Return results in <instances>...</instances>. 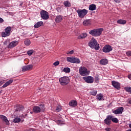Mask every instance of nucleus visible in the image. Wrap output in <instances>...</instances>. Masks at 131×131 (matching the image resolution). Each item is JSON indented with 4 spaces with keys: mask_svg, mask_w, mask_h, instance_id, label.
<instances>
[{
    "mask_svg": "<svg viewBox=\"0 0 131 131\" xmlns=\"http://www.w3.org/2000/svg\"><path fill=\"white\" fill-rule=\"evenodd\" d=\"M88 45L91 49H95L96 51H99V50H100L99 43H98L96 39L94 38H92V39L89 41Z\"/></svg>",
    "mask_w": 131,
    "mask_h": 131,
    "instance_id": "1",
    "label": "nucleus"
},
{
    "mask_svg": "<svg viewBox=\"0 0 131 131\" xmlns=\"http://www.w3.org/2000/svg\"><path fill=\"white\" fill-rule=\"evenodd\" d=\"M102 32H103V28L94 29L89 32V34L92 35V36L97 37L102 34Z\"/></svg>",
    "mask_w": 131,
    "mask_h": 131,
    "instance_id": "2",
    "label": "nucleus"
},
{
    "mask_svg": "<svg viewBox=\"0 0 131 131\" xmlns=\"http://www.w3.org/2000/svg\"><path fill=\"white\" fill-rule=\"evenodd\" d=\"M45 104H39V106H35L33 108V111L34 113L38 114L40 113V112H43L45 111Z\"/></svg>",
    "mask_w": 131,
    "mask_h": 131,
    "instance_id": "3",
    "label": "nucleus"
},
{
    "mask_svg": "<svg viewBox=\"0 0 131 131\" xmlns=\"http://www.w3.org/2000/svg\"><path fill=\"white\" fill-rule=\"evenodd\" d=\"M79 73L81 76H86L90 74V71L88 70V69L84 67H81L79 70Z\"/></svg>",
    "mask_w": 131,
    "mask_h": 131,
    "instance_id": "4",
    "label": "nucleus"
},
{
    "mask_svg": "<svg viewBox=\"0 0 131 131\" xmlns=\"http://www.w3.org/2000/svg\"><path fill=\"white\" fill-rule=\"evenodd\" d=\"M76 12L79 18H84V17L88 14V12H89V11H88V10L85 9H78L76 11Z\"/></svg>",
    "mask_w": 131,
    "mask_h": 131,
    "instance_id": "5",
    "label": "nucleus"
},
{
    "mask_svg": "<svg viewBox=\"0 0 131 131\" xmlns=\"http://www.w3.org/2000/svg\"><path fill=\"white\" fill-rule=\"evenodd\" d=\"M59 81L61 85H67V84L69 83L70 79L67 76H63L59 79Z\"/></svg>",
    "mask_w": 131,
    "mask_h": 131,
    "instance_id": "6",
    "label": "nucleus"
},
{
    "mask_svg": "<svg viewBox=\"0 0 131 131\" xmlns=\"http://www.w3.org/2000/svg\"><path fill=\"white\" fill-rule=\"evenodd\" d=\"M40 15L41 18H42L43 20H48L49 18H50L49 13L46 10H41V11L40 12Z\"/></svg>",
    "mask_w": 131,
    "mask_h": 131,
    "instance_id": "7",
    "label": "nucleus"
},
{
    "mask_svg": "<svg viewBox=\"0 0 131 131\" xmlns=\"http://www.w3.org/2000/svg\"><path fill=\"white\" fill-rule=\"evenodd\" d=\"M82 78L87 83H93L94 82V77L91 76L83 77Z\"/></svg>",
    "mask_w": 131,
    "mask_h": 131,
    "instance_id": "8",
    "label": "nucleus"
},
{
    "mask_svg": "<svg viewBox=\"0 0 131 131\" xmlns=\"http://www.w3.org/2000/svg\"><path fill=\"white\" fill-rule=\"evenodd\" d=\"M112 50H113V48L111 47V46L106 45L103 48L102 51L104 53H110Z\"/></svg>",
    "mask_w": 131,
    "mask_h": 131,
    "instance_id": "9",
    "label": "nucleus"
},
{
    "mask_svg": "<svg viewBox=\"0 0 131 131\" xmlns=\"http://www.w3.org/2000/svg\"><path fill=\"white\" fill-rule=\"evenodd\" d=\"M124 108L123 107H119L116 110L113 111V113L116 115L121 114L123 112Z\"/></svg>",
    "mask_w": 131,
    "mask_h": 131,
    "instance_id": "10",
    "label": "nucleus"
},
{
    "mask_svg": "<svg viewBox=\"0 0 131 131\" xmlns=\"http://www.w3.org/2000/svg\"><path fill=\"white\" fill-rule=\"evenodd\" d=\"M19 44V41L17 40H14L11 42L8 46V49H13L15 47H17V45Z\"/></svg>",
    "mask_w": 131,
    "mask_h": 131,
    "instance_id": "11",
    "label": "nucleus"
},
{
    "mask_svg": "<svg viewBox=\"0 0 131 131\" xmlns=\"http://www.w3.org/2000/svg\"><path fill=\"white\" fill-rule=\"evenodd\" d=\"M112 116L108 115L107 116L106 118L104 119V122L107 125H110L112 122Z\"/></svg>",
    "mask_w": 131,
    "mask_h": 131,
    "instance_id": "12",
    "label": "nucleus"
},
{
    "mask_svg": "<svg viewBox=\"0 0 131 131\" xmlns=\"http://www.w3.org/2000/svg\"><path fill=\"white\" fill-rule=\"evenodd\" d=\"M112 84L113 86H114V88L117 90H119L120 89V83H119L118 82H116V81H112Z\"/></svg>",
    "mask_w": 131,
    "mask_h": 131,
    "instance_id": "13",
    "label": "nucleus"
},
{
    "mask_svg": "<svg viewBox=\"0 0 131 131\" xmlns=\"http://www.w3.org/2000/svg\"><path fill=\"white\" fill-rule=\"evenodd\" d=\"M32 67H33V66L31 64L25 66L21 68L22 71H23V72H25V71H28V70H30L32 68Z\"/></svg>",
    "mask_w": 131,
    "mask_h": 131,
    "instance_id": "14",
    "label": "nucleus"
},
{
    "mask_svg": "<svg viewBox=\"0 0 131 131\" xmlns=\"http://www.w3.org/2000/svg\"><path fill=\"white\" fill-rule=\"evenodd\" d=\"M0 118L2 119V120H3V121H4V122H5V123L7 125H8V124H10V122H9V120H8L7 117L4 115H0Z\"/></svg>",
    "mask_w": 131,
    "mask_h": 131,
    "instance_id": "15",
    "label": "nucleus"
},
{
    "mask_svg": "<svg viewBox=\"0 0 131 131\" xmlns=\"http://www.w3.org/2000/svg\"><path fill=\"white\" fill-rule=\"evenodd\" d=\"M63 20V16L62 15H57L55 18V22L56 23H60Z\"/></svg>",
    "mask_w": 131,
    "mask_h": 131,
    "instance_id": "16",
    "label": "nucleus"
},
{
    "mask_svg": "<svg viewBox=\"0 0 131 131\" xmlns=\"http://www.w3.org/2000/svg\"><path fill=\"white\" fill-rule=\"evenodd\" d=\"M88 36V34L86 33H83L81 34H80L78 37V39H83L84 38H85Z\"/></svg>",
    "mask_w": 131,
    "mask_h": 131,
    "instance_id": "17",
    "label": "nucleus"
},
{
    "mask_svg": "<svg viewBox=\"0 0 131 131\" xmlns=\"http://www.w3.org/2000/svg\"><path fill=\"white\" fill-rule=\"evenodd\" d=\"M69 105L71 107H76L77 106V101L76 100H72L69 102Z\"/></svg>",
    "mask_w": 131,
    "mask_h": 131,
    "instance_id": "18",
    "label": "nucleus"
},
{
    "mask_svg": "<svg viewBox=\"0 0 131 131\" xmlns=\"http://www.w3.org/2000/svg\"><path fill=\"white\" fill-rule=\"evenodd\" d=\"M42 25H43V22L42 21H38L37 23H36L34 25V28H38L40 27V26H42Z\"/></svg>",
    "mask_w": 131,
    "mask_h": 131,
    "instance_id": "19",
    "label": "nucleus"
},
{
    "mask_svg": "<svg viewBox=\"0 0 131 131\" xmlns=\"http://www.w3.org/2000/svg\"><path fill=\"white\" fill-rule=\"evenodd\" d=\"M13 81V79H10L8 80L2 86V88H7V86L10 85V84H11V83H12Z\"/></svg>",
    "mask_w": 131,
    "mask_h": 131,
    "instance_id": "20",
    "label": "nucleus"
},
{
    "mask_svg": "<svg viewBox=\"0 0 131 131\" xmlns=\"http://www.w3.org/2000/svg\"><path fill=\"white\" fill-rule=\"evenodd\" d=\"M90 11H95L96 9H97V7L96 6V5L95 4H91L89 6V8Z\"/></svg>",
    "mask_w": 131,
    "mask_h": 131,
    "instance_id": "21",
    "label": "nucleus"
},
{
    "mask_svg": "<svg viewBox=\"0 0 131 131\" xmlns=\"http://www.w3.org/2000/svg\"><path fill=\"white\" fill-rule=\"evenodd\" d=\"M107 63H108V60H107V59H102L100 61V63L101 65H107Z\"/></svg>",
    "mask_w": 131,
    "mask_h": 131,
    "instance_id": "22",
    "label": "nucleus"
},
{
    "mask_svg": "<svg viewBox=\"0 0 131 131\" xmlns=\"http://www.w3.org/2000/svg\"><path fill=\"white\" fill-rule=\"evenodd\" d=\"M117 23H118V24L124 25V24H126V20L124 19H119L117 20Z\"/></svg>",
    "mask_w": 131,
    "mask_h": 131,
    "instance_id": "23",
    "label": "nucleus"
},
{
    "mask_svg": "<svg viewBox=\"0 0 131 131\" xmlns=\"http://www.w3.org/2000/svg\"><path fill=\"white\" fill-rule=\"evenodd\" d=\"M24 110V106L20 105H17V107L15 110L16 111H23Z\"/></svg>",
    "mask_w": 131,
    "mask_h": 131,
    "instance_id": "24",
    "label": "nucleus"
},
{
    "mask_svg": "<svg viewBox=\"0 0 131 131\" xmlns=\"http://www.w3.org/2000/svg\"><path fill=\"white\" fill-rule=\"evenodd\" d=\"M83 25H84V26H89V25H91V20L89 19L84 20L83 22Z\"/></svg>",
    "mask_w": 131,
    "mask_h": 131,
    "instance_id": "25",
    "label": "nucleus"
},
{
    "mask_svg": "<svg viewBox=\"0 0 131 131\" xmlns=\"http://www.w3.org/2000/svg\"><path fill=\"white\" fill-rule=\"evenodd\" d=\"M63 5L66 8H69V7H71V3H70V2L69 1H66L63 2Z\"/></svg>",
    "mask_w": 131,
    "mask_h": 131,
    "instance_id": "26",
    "label": "nucleus"
},
{
    "mask_svg": "<svg viewBox=\"0 0 131 131\" xmlns=\"http://www.w3.org/2000/svg\"><path fill=\"white\" fill-rule=\"evenodd\" d=\"M11 35L7 31L3 32L2 33V37H7V36H10Z\"/></svg>",
    "mask_w": 131,
    "mask_h": 131,
    "instance_id": "27",
    "label": "nucleus"
},
{
    "mask_svg": "<svg viewBox=\"0 0 131 131\" xmlns=\"http://www.w3.org/2000/svg\"><path fill=\"white\" fill-rule=\"evenodd\" d=\"M96 99L98 100V101H101L103 100V94L101 93L99 94L96 96Z\"/></svg>",
    "mask_w": 131,
    "mask_h": 131,
    "instance_id": "28",
    "label": "nucleus"
},
{
    "mask_svg": "<svg viewBox=\"0 0 131 131\" xmlns=\"http://www.w3.org/2000/svg\"><path fill=\"white\" fill-rule=\"evenodd\" d=\"M111 119H112V121L114 122V123H118V122H119V120H118V119H117V118H115L113 116H112Z\"/></svg>",
    "mask_w": 131,
    "mask_h": 131,
    "instance_id": "29",
    "label": "nucleus"
},
{
    "mask_svg": "<svg viewBox=\"0 0 131 131\" xmlns=\"http://www.w3.org/2000/svg\"><path fill=\"white\" fill-rule=\"evenodd\" d=\"M5 31H7L8 33L11 34V31H12V27L9 26L6 28L4 30Z\"/></svg>",
    "mask_w": 131,
    "mask_h": 131,
    "instance_id": "30",
    "label": "nucleus"
},
{
    "mask_svg": "<svg viewBox=\"0 0 131 131\" xmlns=\"http://www.w3.org/2000/svg\"><path fill=\"white\" fill-rule=\"evenodd\" d=\"M74 59V57H68L67 58V60L68 61V62H70V63H73Z\"/></svg>",
    "mask_w": 131,
    "mask_h": 131,
    "instance_id": "31",
    "label": "nucleus"
},
{
    "mask_svg": "<svg viewBox=\"0 0 131 131\" xmlns=\"http://www.w3.org/2000/svg\"><path fill=\"white\" fill-rule=\"evenodd\" d=\"M74 63L76 64H80V59L77 58H74Z\"/></svg>",
    "mask_w": 131,
    "mask_h": 131,
    "instance_id": "32",
    "label": "nucleus"
},
{
    "mask_svg": "<svg viewBox=\"0 0 131 131\" xmlns=\"http://www.w3.org/2000/svg\"><path fill=\"white\" fill-rule=\"evenodd\" d=\"M24 43L25 46H30L31 41L29 39H26L24 41Z\"/></svg>",
    "mask_w": 131,
    "mask_h": 131,
    "instance_id": "33",
    "label": "nucleus"
},
{
    "mask_svg": "<svg viewBox=\"0 0 131 131\" xmlns=\"http://www.w3.org/2000/svg\"><path fill=\"white\" fill-rule=\"evenodd\" d=\"M63 72L66 73H70V68H64L63 70Z\"/></svg>",
    "mask_w": 131,
    "mask_h": 131,
    "instance_id": "34",
    "label": "nucleus"
},
{
    "mask_svg": "<svg viewBox=\"0 0 131 131\" xmlns=\"http://www.w3.org/2000/svg\"><path fill=\"white\" fill-rule=\"evenodd\" d=\"M21 121V119L20 118H15L13 120V122L15 123H18V122H20Z\"/></svg>",
    "mask_w": 131,
    "mask_h": 131,
    "instance_id": "35",
    "label": "nucleus"
},
{
    "mask_svg": "<svg viewBox=\"0 0 131 131\" xmlns=\"http://www.w3.org/2000/svg\"><path fill=\"white\" fill-rule=\"evenodd\" d=\"M124 90L128 93V94H131V87H126L124 88Z\"/></svg>",
    "mask_w": 131,
    "mask_h": 131,
    "instance_id": "36",
    "label": "nucleus"
},
{
    "mask_svg": "<svg viewBox=\"0 0 131 131\" xmlns=\"http://www.w3.org/2000/svg\"><path fill=\"white\" fill-rule=\"evenodd\" d=\"M91 95L92 96H96L97 95V90H92L90 92Z\"/></svg>",
    "mask_w": 131,
    "mask_h": 131,
    "instance_id": "37",
    "label": "nucleus"
},
{
    "mask_svg": "<svg viewBox=\"0 0 131 131\" xmlns=\"http://www.w3.org/2000/svg\"><path fill=\"white\" fill-rule=\"evenodd\" d=\"M27 54L29 56H31L33 54V50H29L27 52Z\"/></svg>",
    "mask_w": 131,
    "mask_h": 131,
    "instance_id": "38",
    "label": "nucleus"
},
{
    "mask_svg": "<svg viewBox=\"0 0 131 131\" xmlns=\"http://www.w3.org/2000/svg\"><path fill=\"white\" fill-rule=\"evenodd\" d=\"M59 64H60V62L59 61H56L54 63H53V65L54 66H58V65H59Z\"/></svg>",
    "mask_w": 131,
    "mask_h": 131,
    "instance_id": "39",
    "label": "nucleus"
},
{
    "mask_svg": "<svg viewBox=\"0 0 131 131\" xmlns=\"http://www.w3.org/2000/svg\"><path fill=\"white\" fill-rule=\"evenodd\" d=\"M74 53V51L72 50V51H69V52H68V53H67V54L68 55H72V54H73Z\"/></svg>",
    "mask_w": 131,
    "mask_h": 131,
    "instance_id": "40",
    "label": "nucleus"
},
{
    "mask_svg": "<svg viewBox=\"0 0 131 131\" xmlns=\"http://www.w3.org/2000/svg\"><path fill=\"white\" fill-rule=\"evenodd\" d=\"M100 80V78H99L98 76H96L95 77V82H99V81Z\"/></svg>",
    "mask_w": 131,
    "mask_h": 131,
    "instance_id": "41",
    "label": "nucleus"
},
{
    "mask_svg": "<svg viewBox=\"0 0 131 131\" xmlns=\"http://www.w3.org/2000/svg\"><path fill=\"white\" fill-rule=\"evenodd\" d=\"M126 54L127 55V56H128V57H130L131 56V51H128L126 53Z\"/></svg>",
    "mask_w": 131,
    "mask_h": 131,
    "instance_id": "42",
    "label": "nucleus"
},
{
    "mask_svg": "<svg viewBox=\"0 0 131 131\" xmlns=\"http://www.w3.org/2000/svg\"><path fill=\"white\" fill-rule=\"evenodd\" d=\"M56 111H57V112H59V111H61V108H59L58 107H56Z\"/></svg>",
    "mask_w": 131,
    "mask_h": 131,
    "instance_id": "43",
    "label": "nucleus"
},
{
    "mask_svg": "<svg viewBox=\"0 0 131 131\" xmlns=\"http://www.w3.org/2000/svg\"><path fill=\"white\" fill-rule=\"evenodd\" d=\"M105 130H106V131H111V128H110V127L105 128Z\"/></svg>",
    "mask_w": 131,
    "mask_h": 131,
    "instance_id": "44",
    "label": "nucleus"
},
{
    "mask_svg": "<svg viewBox=\"0 0 131 131\" xmlns=\"http://www.w3.org/2000/svg\"><path fill=\"white\" fill-rule=\"evenodd\" d=\"M61 122H62V121H61V120H58L57 121V124H61Z\"/></svg>",
    "mask_w": 131,
    "mask_h": 131,
    "instance_id": "45",
    "label": "nucleus"
},
{
    "mask_svg": "<svg viewBox=\"0 0 131 131\" xmlns=\"http://www.w3.org/2000/svg\"><path fill=\"white\" fill-rule=\"evenodd\" d=\"M114 2L116 3V4H119L120 3L121 0H114Z\"/></svg>",
    "mask_w": 131,
    "mask_h": 131,
    "instance_id": "46",
    "label": "nucleus"
},
{
    "mask_svg": "<svg viewBox=\"0 0 131 131\" xmlns=\"http://www.w3.org/2000/svg\"><path fill=\"white\" fill-rule=\"evenodd\" d=\"M0 23H4V19L2 17H0Z\"/></svg>",
    "mask_w": 131,
    "mask_h": 131,
    "instance_id": "47",
    "label": "nucleus"
},
{
    "mask_svg": "<svg viewBox=\"0 0 131 131\" xmlns=\"http://www.w3.org/2000/svg\"><path fill=\"white\" fill-rule=\"evenodd\" d=\"M128 78L131 80V74L128 75Z\"/></svg>",
    "mask_w": 131,
    "mask_h": 131,
    "instance_id": "48",
    "label": "nucleus"
},
{
    "mask_svg": "<svg viewBox=\"0 0 131 131\" xmlns=\"http://www.w3.org/2000/svg\"><path fill=\"white\" fill-rule=\"evenodd\" d=\"M128 125H129V127H130V128H131V123L128 124Z\"/></svg>",
    "mask_w": 131,
    "mask_h": 131,
    "instance_id": "49",
    "label": "nucleus"
},
{
    "mask_svg": "<svg viewBox=\"0 0 131 131\" xmlns=\"http://www.w3.org/2000/svg\"><path fill=\"white\" fill-rule=\"evenodd\" d=\"M129 104H131V100L128 101Z\"/></svg>",
    "mask_w": 131,
    "mask_h": 131,
    "instance_id": "50",
    "label": "nucleus"
},
{
    "mask_svg": "<svg viewBox=\"0 0 131 131\" xmlns=\"http://www.w3.org/2000/svg\"><path fill=\"white\" fill-rule=\"evenodd\" d=\"M126 131H131V129H128L126 130Z\"/></svg>",
    "mask_w": 131,
    "mask_h": 131,
    "instance_id": "51",
    "label": "nucleus"
},
{
    "mask_svg": "<svg viewBox=\"0 0 131 131\" xmlns=\"http://www.w3.org/2000/svg\"><path fill=\"white\" fill-rule=\"evenodd\" d=\"M2 93H3V90L0 91V94H2Z\"/></svg>",
    "mask_w": 131,
    "mask_h": 131,
    "instance_id": "52",
    "label": "nucleus"
},
{
    "mask_svg": "<svg viewBox=\"0 0 131 131\" xmlns=\"http://www.w3.org/2000/svg\"><path fill=\"white\" fill-rule=\"evenodd\" d=\"M30 113H31V114H33V112H31Z\"/></svg>",
    "mask_w": 131,
    "mask_h": 131,
    "instance_id": "53",
    "label": "nucleus"
},
{
    "mask_svg": "<svg viewBox=\"0 0 131 131\" xmlns=\"http://www.w3.org/2000/svg\"><path fill=\"white\" fill-rule=\"evenodd\" d=\"M2 83V84H3V82L2 81H0V84Z\"/></svg>",
    "mask_w": 131,
    "mask_h": 131,
    "instance_id": "54",
    "label": "nucleus"
},
{
    "mask_svg": "<svg viewBox=\"0 0 131 131\" xmlns=\"http://www.w3.org/2000/svg\"><path fill=\"white\" fill-rule=\"evenodd\" d=\"M29 131H34L33 129H31Z\"/></svg>",
    "mask_w": 131,
    "mask_h": 131,
    "instance_id": "55",
    "label": "nucleus"
},
{
    "mask_svg": "<svg viewBox=\"0 0 131 131\" xmlns=\"http://www.w3.org/2000/svg\"><path fill=\"white\" fill-rule=\"evenodd\" d=\"M1 85H3V84H2V83H1V84H0V86H1Z\"/></svg>",
    "mask_w": 131,
    "mask_h": 131,
    "instance_id": "56",
    "label": "nucleus"
}]
</instances>
